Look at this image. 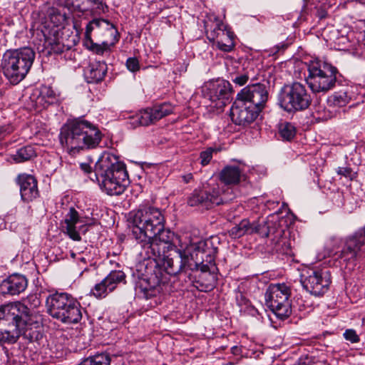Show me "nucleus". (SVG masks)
Returning <instances> with one entry per match:
<instances>
[{
	"label": "nucleus",
	"mask_w": 365,
	"mask_h": 365,
	"mask_svg": "<svg viewBox=\"0 0 365 365\" xmlns=\"http://www.w3.org/2000/svg\"><path fill=\"white\" fill-rule=\"evenodd\" d=\"M179 248L173 254L147 258L155 261H162V265L169 275H177L182 272L200 269L202 272H209L210 283L206 289L213 287L215 279L211 274L215 269V256L217 248L215 247L210 240L191 241L187 237H178ZM146 259V258H143Z\"/></svg>",
	"instance_id": "nucleus-1"
},
{
	"label": "nucleus",
	"mask_w": 365,
	"mask_h": 365,
	"mask_svg": "<svg viewBox=\"0 0 365 365\" xmlns=\"http://www.w3.org/2000/svg\"><path fill=\"white\" fill-rule=\"evenodd\" d=\"M25 303H10L0 307V342L14 344L21 336L30 341L41 338L43 318L34 309L41 304V299L36 294H30Z\"/></svg>",
	"instance_id": "nucleus-2"
},
{
	"label": "nucleus",
	"mask_w": 365,
	"mask_h": 365,
	"mask_svg": "<svg viewBox=\"0 0 365 365\" xmlns=\"http://www.w3.org/2000/svg\"><path fill=\"white\" fill-rule=\"evenodd\" d=\"M130 222L141 258L160 256V247L164 249L173 240L174 234L165 228V217L158 208L141 205L130 213Z\"/></svg>",
	"instance_id": "nucleus-3"
},
{
	"label": "nucleus",
	"mask_w": 365,
	"mask_h": 365,
	"mask_svg": "<svg viewBox=\"0 0 365 365\" xmlns=\"http://www.w3.org/2000/svg\"><path fill=\"white\" fill-rule=\"evenodd\" d=\"M102 136L96 125L82 118H77L68 120L61 127L59 139L63 149L71 155H75L85 149L96 148Z\"/></svg>",
	"instance_id": "nucleus-4"
},
{
	"label": "nucleus",
	"mask_w": 365,
	"mask_h": 365,
	"mask_svg": "<svg viewBox=\"0 0 365 365\" xmlns=\"http://www.w3.org/2000/svg\"><path fill=\"white\" fill-rule=\"evenodd\" d=\"M94 175L109 195L122 194L129 183L125 164L109 152H103L96 163Z\"/></svg>",
	"instance_id": "nucleus-5"
},
{
	"label": "nucleus",
	"mask_w": 365,
	"mask_h": 365,
	"mask_svg": "<svg viewBox=\"0 0 365 365\" xmlns=\"http://www.w3.org/2000/svg\"><path fill=\"white\" fill-rule=\"evenodd\" d=\"M35 58V52L29 47L7 50L3 55L1 68L11 84L16 85L25 78Z\"/></svg>",
	"instance_id": "nucleus-6"
},
{
	"label": "nucleus",
	"mask_w": 365,
	"mask_h": 365,
	"mask_svg": "<svg viewBox=\"0 0 365 365\" xmlns=\"http://www.w3.org/2000/svg\"><path fill=\"white\" fill-rule=\"evenodd\" d=\"M46 307L50 316L63 323L76 324L82 318L80 303L65 292H56L48 295L46 300Z\"/></svg>",
	"instance_id": "nucleus-7"
},
{
	"label": "nucleus",
	"mask_w": 365,
	"mask_h": 365,
	"mask_svg": "<svg viewBox=\"0 0 365 365\" xmlns=\"http://www.w3.org/2000/svg\"><path fill=\"white\" fill-rule=\"evenodd\" d=\"M306 81L314 93L327 92L334 88L337 68L331 64L316 58L307 64Z\"/></svg>",
	"instance_id": "nucleus-8"
},
{
	"label": "nucleus",
	"mask_w": 365,
	"mask_h": 365,
	"mask_svg": "<svg viewBox=\"0 0 365 365\" xmlns=\"http://www.w3.org/2000/svg\"><path fill=\"white\" fill-rule=\"evenodd\" d=\"M312 102L305 86L299 82L284 85L277 96V104L288 113H296L307 109Z\"/></svg>",
	"instance_id": "nucleus-9"
},
{
	"label": "nucleus",
	"mask_w": 365,
	"mask_h": 365,
	"mask_svg": "<svg viewBox=\"0 0 365 365\" xmlns=\"http://www.w3.org/2000/svg\"><path fill=\"white\" fill-rule=\"evenodd\" d=\"M290 296L291 289L286 284H271L265 292V304L278 318L283 319L292 313Z\"/></svg>",
	"instance_id": "nucleus-10"
},
{
	"label": "nucleus",
	"mask_w": 365,
	"mask_h": 365,
	"mask_svg": "<svg viewBox=\"0 0 365 365\" xmlns=\"http://www.w3.org/2000/svg\"><path fill=\"white\" fill-rule=\"evenodd\" d=\"M216 183L209 187L202 190H195L187 199V204L191 207L199 206L202 208L210 209L213 205L223 204L232 197V190L229 187L224 188Z\"/></svg>",
	"instance_id": "nucleus-11"
},
{
	"label": "nucleus",
	"mask_w": 365,
	"mask_h": 365,
	"mask_svg": "<svg viewBox=\"0 0 365 365\" xmlns=\"http://www.w3.org/2000/svg\"><path fill=\"white\" fill-rule=\"evenodd\" d=\"M365 252V226L346 239L344 245L340 252L334 254L336 259L345 267L355 265L358 259L364 257Z\"/></svg>",
	"instance_id": "nucleus-12"
},
{
	"label": "nucleus",
	"mask_w": 365,
	"mask_h": 365,
	"mask_svg": "<svg viewBox=\"0 0 365 365\" xmlns=\"http://www.w3.org/2000/svg\"><path fill=\"white\" fill-rule=\"evenodd\" d=\"M168 283L167 276L161 269L147 267L146 274L139 280L138 288L146 299H150L164 291Z\"/></svg>",
	"instance_id": "nucleus-13"
},
{
	"label": "nucleus",
	"mask_w": 365,
	"mask_h": 365,
	"mask_svg": "<svg viewBox=\"0 0 365 365\" xmlns=\"http://www.w3.org/2000/svg\"><path fill=\"white\" fill-rule=\"evenodd\" d=\"M331 274L327 269H312L302 275L301 283L304 289L314 296H322L329 289Z\"/></svg>",
	"instance_id": "nucleus-14"
},
{
	"label": "nucleus",
	"mask_w": 365,
	"mask_h": 365,
	"mask_svg": "<svg viewBox=\"0 0 365 365\" xmlns=\"http://www.w3.org/2000/svg\"><path fill=\"white\" fill-rule=\"evenodd\" d=\"M207 30V37L222 51L230 52L235 48L234 34L219 18L215 17Z\"/></svg>",
	"instance_id": "nucleus-15"
},
{
	"label": "nucleus",
	"mask_w": 365,
	"mask_h": 365,
	"mask_svg": "<svg viewBox=\"0 0 365 365\" xmlns=\"http://www.w3.org/2000/svg\"><path fill=\"white\" fill-rule=\"evenodd\" d=\"M232 93L230 83L225 80L210 82L205 87L204 95L211 101V106L222 109L229 102Z\"/></svg>",
	"instance_id": "nucleus-16"
},
{
	"label": "nucleus",
	"mask_w": 365,
	"mask_h": 365,
	"mask_svg": "<svg viewBox=\"0 0 365 365\" xmlns=\"http://www.w3.org/2000/svg\"><path fill=\"white\" fill-rule=\"evenodd\" d=\"M173 110L174 106L169 102L157 104L151 108L142 110L138 113L132 116L130 124L133 126H147L171 114Z\"/></svg>",
	"instance_id": "nucleus-17"
},
{
	"label": "nucleus",
	"mask_w": 365,
	"mask_h": 365,
	"mask_svg": "<svg viewBox=\"0 0 365 365\" xmlns=\"http://www.w3.org/2000/svg\"><path fill=\"white\" fill-rule=\"evenodd\" d=\"M237 97L262 111L269 98V89L264 83H253L242 88Z\"/></svg>",
	"instance_id": "nucleus-18"
},
{
	"label": "nucleus",
	"mask_w": 365,
	"mask_h": 365,
	"mask_svg": "<svg viewBox=\"0 0 365 365\" xmlns=\"http://www.w3.org/2000/svg\"><path fill=\"white\" fill-rule=\"evenodd\" d=\"M93 222H87L80 217L74 207H70L63 222V230L68 237L75 241L81 240V234L85 235Z\"/></svg>",
	"instance_id": "nucleus-19"
},
{
	"label": "nucleus",
	"mask_w": 365,
	"mask_h": 365,
	"mask_svg": "<svg viewBox=\"0 0 365 365\" xmlns=\"http://www.w3.org/2000/svg\"><path fill=\"white\" fill-rule=\"evenodd\" d=\"M260 112L259 109H255L253 106L242 100H237V97L230 110L232 121L239 125L252 123Z\"/></svg>",
	"instance_id": "nucleus-20"
},
{
	"label": "nucleus",
	"mask_w": 365,
	"mask_h": 365,
	"mask_svg": "<svg viewBox=\"0 0 365 365\" xmlns=\"http://www.w3.org/2000/svg\"><path fill=\"white\" fill-rule=\"evenodd\" d=\"M17 182L23 201L29 202L39 196L37 180L33 175L26 173L20 174L17 178Z\"/></svg>",
	"instance_id": "nucleus-21"
},
{
	"label": "nucleus",
	"mask_w": 365,
	"mask_h": 365,
	"mask_svg": "<svg viewBox=\"0 0 365 365\" xmlns=\"http://www.w3.org/2000/svg\"><path fill=\"white\" fill-rule=\"evenodd\" d=\"M28 285L27 279L19 274H14L0 283V294L18 295L25 291Z\"/></svg>",
	"instance_id": "nucleus-22"
},
{
	"label": "nucleus",
	"mask_w": 365,
	"mask_h": 365,
	"mask_svg": "<svg viewBox=\"0 0 365 365\" xmlns=\"http://www.w3.org/2000/svg\"><path fill=\"white\" fill-rule=\"evenodd\" d=\"M242 177V169L238 165H227L220 173V179L225 185H236Z\"/></svg>",
	"instance_id": "nucleus-23"
},
{
	"label": "nucleus",
	"mask_w": 365,
	"mask_h": 365,
	"mask_svg": "<svg viewBox=\"0 0 365 365\" xmlns=\"http://www.w3.org/2000/svg\"><path fill=\"white\" fill-rule=\"evenodd\" d=\"M258 225L250 224L249 220L244 219L238 225L232 227L230 230V234L235 238H239L245 234H252L258 232Z\"/></svg>",
	"instance_id": "nucleus-24"
},
{
	"label": "nucleus",
	"mask_w": 365,
	"mask_h": 365,
	"mask_svg": "<svg viewBox=\"0 0 365 365\" xmlns=\"http://www.w3.org/2000/svg\"><path fill=\"white\" fill-rule=\"evenodd\" d=\"M112 41L108 43V41H103L102 43H94L92 39L84 40L85 46L94 53L98 55H103L106 52L110 51V47L113 46L115 43L118 41V36H111Z\"/></svg>",
	"instance_id": "nucleus-25"
},
{
	"label": "nucleus",
	"mask_w": 365,
	"mask_h": 365,
	"mask_svg": "<svg viewBox=\"0 0 365 365\" xmlns=\"http://www.w3.org/2000/svg\"><path fill=\"white\" fill-rule=\"evenodd\" d=\"M351 99V98L347 91H336L328 97L327 105L330 108H341L346 106Z\"/></svg>",
	"instance_id": "nucleus-26"
},
{
	"label": "nucleus",
	"mask_w": 365,
	"mask_h": 365,
	"mask_svg": "<svg viewBox=\"0 0 365 365\" xmlns=\"http://www.w3.org/2000/svg\"><path fill=\"white\" fill-rule=\"evenodd\" d=\"M44 48L48 54H59L63 51L64 45L58 36H44Z\"/></svg>",
	"instance_id": "nucleus-27"
},
{
	"label": "nucleus",
	"mask_w": 365,
	"mask_h": 365,
	"mask_svg": "<svg viewBox=\"0 0 365 365\" xmlns=\"http://www.w3.org/2000/svg\"><path fill=\"white\" fill-rule=\"evenodd\" d=\"M44 48L48 54H59L63 51L64 45L58 36H44Z\"/></svg>",
	"instance_id": "nucleus-28"
},
{
	"label": "nucleus",
	"mask_w": 365,
	"mask_h": 365,
	"mask_svg": "<svg viewBox=\"0 0 365 365\" xmlns=\"http://www.w3.org/2000/svg\"><path fill=\"white\" fill-rule=\"evenodd\" d=\"M44 48L48 54H59L63 51L64 45L58 36H44Z\"/></svg>",
	"instance_id": "nucleus-29"
},
{
	"label": "nucleus",
	"mask_w": 365,
	"mask_h": 365,
	"mask_svg": "<svg viewBox=\"0 0 365 365\" xmlns=\"http://www.w3.org/2000/svg\"><path fill=\"white\" fill-rule=\"evenodd\" d=\"M283 230H277L275 236L277 239H272V242L277 252L287 255L291 249V245L289 240L283 236Z\"/></svg>",
	"instance_id": "nucleus-30"
},
{
	"label": "nucleus",
	"mask_w": 365,
	"mask_h": 365,
	"mask_svg": "<svg viewBox=\"0 0 365 365\" xmlns=\"http://www.w3.org/2000/svg\"><path fill=\"white\" fill-rule=\"evenodd\" d=\"M110 361L108 354L100 353L85 359L78 365H110Z\"/></svg>",
	"instance_id": "nucleus-31"
},
{
	"label": "nucleus",
	"mask_w": 365,
	"mask_h": 365,
	"mask_svg": "<svg viewBox=\"0 0 365 365\" xmlns=\"http://www.w3.org/2000/svg\"><path fill=\"white\" fill-rule=\"evenodd\" d=\"M34 156H36V152L34 148L27 145L17 150L16 153L12 155V158L15 163H20L29 160Z\"/></svg>",
	"instance_id": "nucleus-32"
},
{
	"label": "nucleus",
	"mask_w": 365,
	"mask_h": 365,
	"mask_svg": "<svg viewBox=\"0 0 365 365\" xmlns=\"http://www.w3.org/2000/svg\"><path fill=\"white\" fill-rule=\"evenodd\" d=\"M125 277V275L122 271L115 270L112 271L104 279L110 291L113 292L118 284L124 280Z\"/></svg>",
	"instance_id": "nucleus-33"
},
{
	"label": "nucleus",
	"mask_w": 365,
	"mask_h": 365,
	"mask_svg": "<svg viewBox=\"0 0 365 365\" xmlns=\"http://www.w3.org/2000/svg\"><path fill=\"white\" fill-rule=\"evenodd\" d=\"M279 134L285 140H291L296 135V128L289 122H283L279 125Z\"/></svg>",
	"instance_id": "nucleus-34"
},
{
	"label": "nucleus",
	"mask_w": 365,
	"mask_h": 365,
	"mask_svg": "<svg viewBox=\"0 0 365 365\" xmlns=\"http://www.w3.org/2000/svg\"><path fill=\"white\" fill-rule=\"evenodd\" d=\"M250 68L245 73L237 74L232 78V81L239 86L245 85L248 80H255L256 76L253 70V64H250Z\"/></svg>",
	"instance_id": "nucleus-35"
},
{
	"label": "nucleus",
	"mask_w": 365,
	"mask_h": 365,
	"mask_svg": "<svg viewBox=\"0 0 365 365\" xmlns=\"http://www.w3.org/2000/svg\"><path fill=\"white\" fill-rule=\"evenodd\" d=\"M109 292H111L103 279L100 283L96 284L91 290V293L96 298L105 297Z\"/></svg>",
	"instance_id": "nucleus-36"
},
{
	"label": "nucleus",
	"mask_w": 365,
	"mask_h": 365,
	"mask_svg": "<svg viewBox=\"0 0 365 365\" xmlns=\"http://www.w3.org/2000/svg\"><path fill=\"white\" fill-rule=\"evenodd\" d=\"M92 24L95 28H101L103 26V24H105L106 29L110 32V35L119 36L118 32L114 25L110 23L108 20L103 19H94L92 20Z\"/></svg>",
	"instance_id": "nucleus-37"
},
{
	"label": "nucleus",
	"mask_w": 365,
	"mask_h": 365,
	"mask_svg": "<svg viewBox=\"0 0 365 365\" xmlns=\"http://www.w3.org/2000/svg\"><path fill=\"white\" fill-rule=\"evenodd\" d=\"M220 150L216 148L210 147L205 150L202 151L200 153V164L202 166L208 165L213 156V153H217Z\"/></svg>",
	"instance_id": "nucleus-38"
},
{
	"label": "nucleus",
	"mask_w": 365,
	"mask_h": 365,
	"mask_svg": "<svg viewBox=\"0 0 365 365\" xmlns=\"http://www.w3.org/2000/svg\"><path fill=\"white\" fill-rule=\"evenodd\" d=\"M49 18L51 21L53 23L54 26H58L61 24H63L66 19V16L65 14L61 13V11L57 9L52 8L49 11Z\"/></svg>",
	"instance_id": "nucleus-39"
},
{
	"label": "nucleus",
	"mask_w": 365,
	"mask_h": 365,
	"mask_svg": "<svg viewBox=\"0 0 365 365\" xmlns=\"http://www.w3.org/2000/svg\"><path fill=\"white\" fill-rule=\"evenodd\" d=\"M40 98L44 99L49 104L56 101V94L51 87L44 86L40 92Z\"/></svg>",
	"instance_id": "nucleus-40"
},
{
	"label": "nucleus",
	"mask_w": 365,
	"mask_h": 365,
	"mask_svg": "<svg viewBox=\"0 0 365 365\" xmlns=\"http://www.w3.org/2000/svg\"><path fill=\"white\" fill-rule=\"evenodd\" d=\"M336 173L338 175L349 178L350 180H352L356 174L350 168L347 167H339L336 170Z\"/></svg>",
	"instance_id": "nucleus-41"
},
{
	"label": "nucleus",
	"mask_w": 365,
	"mask_h": 365,
	"mask_svg": "<svg viewBox=\"0 0 365 365\" xmlns=\"http://www.w3.org/2000/svg\"><path fill=\"white\" fill-rule=\"evenodd\" d=\"M344 338L351 343H357L360 341V338L354 329H347L344 333Z\"/></svg>",
	"instance_id": "nucleus-42"
},
{
	"label": "nucleus",
	"mask_w": 365,
	"mask_h": 365,
	"mask_svg": "<svg viewBox=\"0 0 365 365\" xmlns=\"http://www.w3.org/2000/svg\"><path fill=\"white\" fill-rule=\"evenodd\" d=\"M127 68L131 72H135L139 70V61L136 58H128L126 61Z\"/></svg>",
	"instance_id": "nucleus-43"
},
{
	"label": "nucleus",
	"mask_w": 365,
	"mask_h": 365,
	"mask_svg": "<svg viewBox=\"0 0 365 365\" xmlns=\"http://www.w3.org/2000/svg\"><path fill=\"white\" fill-rule=\"evenodd\" d=\"M95 29L93 24H92V21H91L86 27V31H85V39L84 40H88L92 39L91 38V33L93 30Z\"/></svg>",
	"instance_id": "nucleus-44"
},
{
	"label": "nucleus",
	"mask_w": 365,
	"mask_h": 365,
	"mask_svg": "<svg viewBox=\"0 0 365 365\" xmlns=\"http://www.w3.org/2000/svg\"><path fill=\"white\" fill-rule=\"evenodd\" d=\"M91 74H93V78L98 81L101 79H102V78L103 77V73L101 72V71H98V70H94V69H91Z\"/></svg>",
	"instance_id": "nucleus-45"
},
{
	"label": "nucleus",
	"mask_w": 365,
	"mask_h": 365,
	"mask_svg": "<svg viewBox=\"0 0 365 365\" xmlns=\"http://www.w3.org/2000/svg\"><path fill=\"white\" fill-rule=\"evenodd\" d=\"M80 168L85 173H91L92 168L90 164L82 163L80 164Z\"/></svg>",
	"instance_id": "nucleus-46"
},
{
	"label": "nucleus",
	"mask_w": 365,
	"mask_h": 365,
	"mask_svg": "<svg viewBox=\"0 0 365 365\" xmlns=\"http://www.w3.org/2000/svg\"><path fill=\"white\" fill-rule=\"evenodd\" d=\"M96 9L98 10L99 12L105 13L108 9V6L102 1H99L96 4Z\"/></svg>",
	"instance_id": "nucleus-47"
},
{
	"label": "nucleus",
	"mask_w": 365,
	"mask_h": 365,
	"mask_svg": "<svg viewBox=\"0 0 365 365\" xmlns=\"http://www.w3.org/2000/svg\"><path fill=\"white\" fill-rule=\"evenodd\" d=\"M182 178L185 183H189L192 180L193 175L192 173H189L182 175Z\"/></svg>",
	"instance_id": "nucleus-48"
},
{
	"label": "nucleus",
	"mask_w": 365,
	"mask_h": 365,
	"mask_svg": "<svg viewBox=\"0 0 365 365\" xmlns=\"http://www.w3.org/2000/svg\"><path fill=\"white\" fill-rule=\"evenodd\" d=\"M90 3L93 4H97L98 2L100 1V0H88Z\"/></svg>",
	"instance_id": "nucleus-49"
},
{
	"label": "nucleus",
	"mask_w": 365,
	"mask_h": 365,
	"mask_svg": "<svg viewBox=\"0 0 365 365\" xmlns=\"http://www.w3.org/2000/svg\"><path fill=\"white\" fill-rule=\"evenodd\" d=\"M232 353H233V354H235V353H236V351H238V347H237V346H233V347L232 348Z\"/></svg>",
	"instance_id": "nucleus-50"
},
{
	"label": "nucleus",
	"mask_w": 365,
	"mask_h": 365,
	"mask_svg": "<svg viewBox=\"0 0 365 365\" xmlns=\"http://www.w3.org/2000/svg\"><path fill=\"white\" fill-rule=\"evenodd\" d=\"M78 259L81 261V262H83V263H86V258L83 257H79Z\"/></svg>",
	"instance_id": "nucleus-51"
},
{
	"label": "nucleus",
	"mask_w": 365,
	"mask_h": 365,
	"mask_svg": "<svg viewBox=\"0 0 365 365\" xmlns=\"http://www.w3.org/2000/svg\"><path fill=\"white\" fill-rule=\"evenodd\" d=\"M360 117V113L358 112L356 115V118H354V120H356Z\"/></svg>",
	"instance_id": "nucleus-52"
},
{
	"label": "nucleus",
	"mask_w": 365,
	"mask_h": 365,
	"mask_svg": "<svg viewBox=\"0 0 365 365\" xmlns=\"http://www.w3.org/2000/svg\"><path fill=\"white\" fill-rule=\"evenodd\" d=\"M293 365H304V364H302V363H300V362H299V363H297V364H294Z\"/></svg>",
	"instance_id": "nucleus-53"
},
{
	"label": "nucleus",
	"mask_w": 365,
	"mask_h": 365,
	"mask_svg": "<svg viewBox=\"0 0 365 365\" xmlns=\"http://www.w3.org/2000/svg\"><path fill=\"white\" fill-rule=\"evenodd\" d=\"M350 111H351V107L349 108V112H350Z\"/></svg>",
	"instance_id": "nucleus-54"
}]
</instances>
